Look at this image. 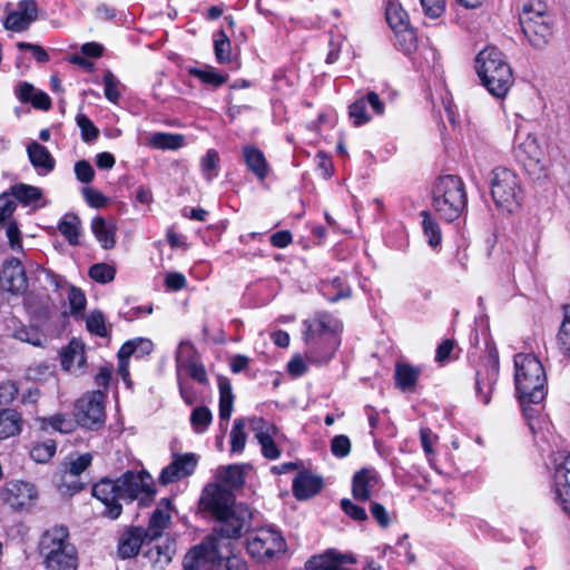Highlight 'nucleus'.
I'll list each match as a JSON object with an SVG mask.
<instances>
[{
  "label": "nucleus",
  "instance_id": "a18cd8bd",
  "mask_svg": "<svg viewBox=\"0 0 570 570\" xmlns=\"http://www.w3.org/2000/svg\"><path fill=\"white\" fill-rule=\"evenodd\" d=\"M219 167V155L215 149L207 150L200 160V170L207 183H212L217 176Z\"/></svg>",
  "mask_w": 570,
  "mask_h": 570
},
{
  "label": "nucleus",
  "instance_id": "0eeeda50",
  "mask_svg": "<svg viewBox=\"0 0 570 570\" xmlns=\"http://www.w3.org/2000/svg\"><path fill=\"white\" fill-rule=\"evenodd\" d=\"M212 560V570H247L246 562L233 552L229 542L216 535H207L188 557V567H197V560Z\"/></svg>",
  "mask_w": 570,
  "mask_h": 570
},
{
  "label": "nucleus",
  "instance_id": "680f3d73",
  "mask_svg": "<svg viewBox=\"0 0 570 570\" xmlns=\"http://www.w3.org/2000/svg\"><path fill=\"white\" fill-rule=\"evenodd\" d=\"M53 430L61 433H69L73 430V423L63 414H56L45 420Z\"/></svg>",
  "mask_w": 570,
  "mask_h": 570
},
{
  "label": "nucleus",
  "instance_id": "49530a36",
  "mask_svg": "<svg viewBox=\"0 0 570 570\" xmlns=\"http://www.w3.org/2000/svg\"><path fill=\"white\" fill-rule=\"evenodd\" d=\"M246 421L245 419H236L234 421L230 431V450L234 453H240L245 449L246 433H245Z\"/></svg>",
  "mask_w": 570,
  "mask_h": 570
},
{
  "label": "nucleus",
  "instance_id": "864d4df0",
  "mask_svg": "<svg viewBox=\"0 0 570 570\" xmlns=\"http://www.w3.org/2000/svg\"><path fill=\"white\" fill-rule=\"evenodd\" d=\"M350 117L355 126L370 121L371 117L366 114L365 98H361L350 106Z\"/></svg>",
  "mask_w": 570,
  "mask_h": 570
},
{
  "label": "nucleus",
  "instance_id": "7ed1b4c3",
  "mask_svg": "<svg viewBox=\"0 0 570 570\" xmlns=\"http://www.w3.org/2000/svg\"><path fill=\"white\" fill-rule=\"evenodd\" d=\"M514 383L523 405L538 404L544 399L547 375L535 355L520 353L514 356Z\"/></svg>",
  "mask_w": 570,
  "mask_h": 570
},
{
  "label": "nucleus",
  "instance_id": "de8ad7c7",
  "mask_svg": "<svg viewBox=\"0 0 570 570\" xmlns=\"http://www.w3.org/2000/svg\"><path fill=\"white\" fill-rule=\"evenodd\" d=\"M56 453V443L51 440H47L41 443H37L30 450V456L38 463L48 462Z\"/></svg>",
  "mask_w": 570,
  "mask_h": 570
},
{
  "label": "nucleus",
  "instance_id": "37998d69",
  "mask_svg": "<svg viewBox=\"0 0 570 570\" xmlns=\"http://www.w3.org/2000/svg\"><path fill=\"white\" fill-rule=\"evenodd\" d=\"M396 42L399 48L405 53L413 52L417 47V37L413 28L411 26H406L400 28L399 30H394Z\"/></svg>",
  "mask_w": 570,
  "mask_h": 570
},
{
  "label": "nucleus",
  "instance_id": "c85d7f7f",
  "mask_svg": "<svg viewBox=\"0 0 570 570\" xmlns=\"http://www.w3.org/2000/svg\"><path fill=\"white\" fill-rule=\"evenodd\" d=\"M22 417L13 409L0 411V440L9 439L20 433Z\"/></svg>",
  "mask_w": 570,
  "mask_h": 570
},
{
  "label": "nucleus",
  "instance_id": "473e14b6",
  "mask_svg": "<svg viewBox=\"0 0 570 570\" xmlns=\"http://www.w3.org/2000/svg\"><path fill=\"white\" fill-rule=\"evenodd\" d=\"M420 376V370L407 364H397L395 368L396 385L402 391H412Z\"/></svg>",
  "mask_w": 570,
  "mask_h": 570
},
{
  "label": "nucleus",
  "instance_id": "a211bd4d",
  "mask_svg": "<svg viewBox=\"0 0 570 570\" xmlns=\"http://www.w3.org/2000/svg\"><path fill=\"white\" fill-rule=\"evenodd\" d=\"M553 479L557 499L570 515V454L559 453L556 458Z\"/></svg>",
  "mask_w": 570,
  "mask_h": 570
},
{
  "label": "nucleus",
  "instance_id": "09e8293b",
  "mask_svg": "<svg viewBox=\"0 0 570 570\" xmlns=\"http://www.w3.org/2000/svg\"><path fill=\"white\" fill-rule=\"evenodd\" d=\"M116 269L106 263H97L89 268V277L97 283L106 284L114 281Z\"/></svg>",
  "mask_w": 570,
  "mask_h": 570
},
{
  "label": "nucleus",
  "instance_id": "ddd939ff",
  "mask_svg": "<svg viewBox=\"0 0 570 570\" xmlns=\"http://www.w3.org/2000/svg\"><path fill=\"white\" fill-rule=\"evenodd\" d=\"M515 153L529 170L542 171L546 169V148L537 135L528 132L518 144Z\"/></svg>",
  "mask_w": 570,
  "mask_h": 570
},
{
  "label": "nucleus",
  "instance_id": "dca6fc26",
  "mask_svg": "<svg viewBox=\"0 0 570 570\" xmlns=\"http://www.w3.org/2000/svg\"><path fill=\"white\" fill-rule=\"evenodd\" d=\"M0 286L11 294H23L28 289V277L18 258L7 259L0 274Z\"/></svg>",
  "mask_w": 570,
  "mask_h": 570
},
{
  "label": "nucleus",
  "instance_id": "f8f14e48",
  "mask_svg": "<svg viewBox=\"0 0 570 570\" xmlns=\"http://www.w3.org/2000/svg\"><path fill=\"white\" fill-rule=\"evenodd\" d=\"M520 23L524 36L534 49L542 50L549 45L552 30L548 18L542 13L524 11L520 17Z\"/></svg>",
  "mask_w": 570,
  "mask_h": 570
},
{
  "label": "nucleus",
  "instance_id": "c756f323",
  "mask_svg": "<svg viewBox=\"0 0 570 570\" xmlns=\"http://www.w3.org/2000/svg\"><path fill=\"white\" fill-rule=\"evenodd\" d=\"M244 160L250 171H253L257 178L264 179L268 173V166L263 151L253 147L246 146L243 149Z\"/></svg>",
  "mask_w": 570,
  "mask_h": 570
},
{
  "label": "nucleus",
  "instance_id": "9b49d317",
  "mask_svg": "<svg viewBox=\"0 0 570 570\" xmlns=\"http://www.w3.org/2000/svg\"><path fill=\"white\" fill-rule=\"evenodd\" d=\"M105 395L100 391L85 394L73 409V415L78 424L87 429H97L105 422Z\"/></svg>",
  "mask_w": 570,
  "mask_h": 570
},
{
  "label": "nucleus",
  "instance_id": "5fc2aeb1",
  "mask_svg": "<svg viewBox=\"0 0 570 570\" xmlns=\"http://www.w3.org/2000/svg\"><path fill=\"white\" fill-rule=\"evenodd\" d=\"M104 85L106 98L111 102H116L120 96L118 90L119 80L110 70H107L104 75Z\"/></svg>",
  "mask_w": 570,
  "mask_h": 570
},
{
  "label": "nucleus",
  "instance_id": "4d7b16f0",
  "mask_svg": "<svg viewBox=\"0 0 570 570\" xmlns=\"http://www.w3.org/2000/svg\"><path fill=\"white\" fill-rule=\"evenodd\" d=\"M14 338L35 346L41 345L42 336L35 328L20 327L13 333Z\"/></svg>",
  "mask_w": 570,
  "mask_h": 570
},
{
  "label": "nucleus",
  "instance_id": "f3484780",
  "mask_svg": "<svg viewBox=\"0 0 570 570\" xmlns=\"http://www.w3.org/2000/svg\"><path fill=\"white\" fill-rule=\"evenodd\" d=\"M249 428L255 433V438L262 446L263 455L268 460L278 459L281 451L274 441V436L278 432L277 428L264 419L256 416L249 419Z\"/></svg>",
  "mask_w": 570,
  "mask_h": 570
},
{
  "label": "nucleus",
  "instance_id": "e2e57ef3",
  "mask_svg": "<svg viewBox=\"0 0 570 570\" xmlns=\"http://www.w3.org/2000/svg\"><path fill=\"white\" fill-rule=\"evenodd\" d=\"M75 174L79 181L88 184L95 177V170L89 161L79 160L75 164Z\"/></svg>",
  "mask_w": 570,
  "mask_h": 570
},
{
  "label": "nucleus",
  "instance_id": "7c9ffc66",
  "mask_svg": "<svg viewBox=\"0 0 570 570\" xmlns=\"http://www.w3.org/2000/svg\"><path fill=\"white\" fill-rule=\"evenodd\" d=\"M218 390H219V417L222 420H229L233 405H234V394L232 390V384L227 377L219 376L218 377Z\"/></svg>",
  "mask_w": 570,
  "mask_h": 570
},
{
  "label": "nucleus",
  "instance_id": "774afa93",
  "mask_svg": "<svg viewBox=\"0 0 570 570\" xmlns=\"http://www.w3.org/2000/svg\"><path fill=\"white\" fill-rule=\"evenodd\" d=\"M6 235L9 240V245L13 250H21L22 243L20 239V230L14 222L7 224Z\"/></svg>",
  "mask_w": 570,
  "mask_h": 570
},
{
  "label": "nucleus",
  "instance_id": "aec40b11",
  "mask_svg": "<svg viewBox=\"0 0 570 570\" xmlns=\"http://www.w3.org/2000/svg\"><path fill=\"white\" fill-rule=\"evenodd\" d=\"M38 8L35 1L23 0L18 4V9L8 14L4 21V28L14 32H21L37 19Z\"/></svg>",
  "mask_w": 570,
  "mask_h": 570
},
{
  "label": "nucleus",
  "instance_id": "2eb2a0df",
  "mask_svg": "<svg viewBox=\"0 0 570 570\" xmlns=\"http://www.w3.org/2000/svg\"><path fill=\"white\" fill-rule=\"evenodd\" d=\"M234 503L233 493L218 483L206 485L200 497V505L214 518H217Z\"/></svg>",
  "mask_w": 570,
  "mask_h": 570
},
{
  "label": "nucleus",
  "instance_id": "8fccbe9b",
  "mask_svg": "<svg viewBox=\"0 0 570 570\" xmlns=\"http://www.w3.org/2000/svg\"><path fill=\"white\" fill-rule=\"evenodd\" d=\"M68 302L70 306V313L72 315H78L85 309L87 299L83 292L80 288L69 285Z\"/></svg>",
  "mask_w": 570,
  "mask_h": 570
},
{
  "label": "nucleus",
  "instance_id": "338daca9",
  "mask_svg": "<svg viewBox=\"0 0 570 570\" xmlns=\"http://www.w3.org/2000/svg\"><path fill=\"white\" fill-rule=\"evenodd\" d=\"M420 439L422 448L428 456L434 454L433 445L438 441V435L434 434L430 429L422 428L420 430Z\"/></svg>",
  "mask_w": 570,
  "mask_h": 570
},
{
  "label": "nucleus",
  "instance_id": "2f4dec72",
  "mask_svg": "<svg viewBox=\"0 0 570 570\" xmlns=\"http://www.w3.org/2000/svg\"><path fill=\"white\" fill-rule=\"evenodd\" d=\"M81 220L75 214H66L58 224V230L67 238L70 245L79 244Z\"/></svg>",
  "mask_w": 570,
  "mask_h": 570
},
{
  "label": "nucleus",
  "instance_id": "412c9836",
  "mask_svg": "<svg viewBox=\"0 0 570 570\" xmlns=\"http://www.w3.org/2000/svg\"><path fill=\"white\" fill-rule=\"evenodd\" d=\"M379 484V475L374 469H362L353 476L352 493L354 499L358 501H367L376 485Z\"/></svg>",
  "mask_w": 570,
  "mask_h": 570
},
{
  "label": "nucleus",
  "instance_id": "603ef678",
  "mask_svg": "<svg viewBox=\"0 0 570 570\" xmlns=\"http://www.w3.org/2000/svg\"><path fill=\"white\" fill-rule=\"evenodd\" d=\"M86 325L90 333L98 336L107 335V327L105 323V317L101 312L94 311L86 318Z\"/></svg>",
  "mask_w": 570,
  "mask_h": 570
},
{
  "label": "nucleus",
  "instance_id": "a878e982",
  "mask_svg": "<svg viewBox=\"0 0 570 570\" xmlns=\"http://www.w3.org/2000/svg\"><path fill=\"white\" fill-rule=\"evenodd\" d=\"M91 461L92 456L90 453H83L70 461L68 468L62 474L63 482H70V484H68L69 489L73 491H80L82 489L81 483L73 481L72 479L79 476L91 464Z\"/></svg>",
  "mask_w": 570,
  "mask_h": 570
},
{
  "label": "nucleus",
  "instance_id": "bb28decb",
  "mask_svg": "<svg viewBox=\"0 0 570 570\" xmlns=\"http://www.w3.org/2000/svg\"><path fill=\"white\" fill-rule=\"evenodd\" d=\"M86 362L85 346L80 341L72 340L61 354V365L66 371L80 370Z\"/></svg>",
  "mask_w": 570,
  "mask_h": 570
},
{
  "label": "nucleus",
  "instance_id": "6ab92c4d",
  "mask_svg": "<svg viewBox=\"0 0 570 570\" xmlns=\"http://www.w3.org/2000/svg\"><path fill=\"white\" fill-rule=\"evenodd\" d=\"M1 500L14 509L30 505L37 498L33 484L23 481H10L0 492Z\"/></svg>",
  "mask_w": 570,
  "mask_h": 570
},
{
  "label": "nucleus",
  "instance_id": "69168bd1",
  "mask_svg": "<svg viewBox=\"0 0 570 570\" xmlns=\"http://www.w3.org/2000/svg\"><path fill=\"white\" fill-rule=\"evenodd\" d=\"M82 195L88 205L94 208H101L107 204V197L94 188L85 187L82 189Z\"/></svg>",
  "mask_w": 570,
  "mask_h": 570
},
{
  "label": "nucleus",
  "instance_id": "e433bc0d",
  "mask_svg": "<svg viewBox=\"0 0 570 570\" xmlns=\"http://www.w3.org/2000/svg\"><path fill=\"white\" fill-rule=\"evenodd\" d=\"M219 480L229 488H240L244 484L243 466L238 464H230L222 466L217 471Z\"/></svg>",
  "mask_w": 570,
  "mask_h": 570
},
{
  "label": "nucleus",
  "instance_id": "39448f33",
  "mask_svg": "<svg viewBox=\"0 0 570 570\" xmlns=\"http://www.w3.org/2000/svg\"><path fill=\"white\" fill-rule=\"evenodd\" d=\"M468 205L463 180L455 175L439 177L432 189V206L436 214L446 222L461 216Z\"/></svg>",
  "mask_w": 570,
  "mask_h": 570
},
{
  "label": "nucleus",
  "instance_id": "79ce46f5",
  "mask_svg": "<svg viewBox=\"0 0 570 570\" xmlns=\"http://www.w3.org/2000/svg\"><path fill=\"white\" fill-rule=\"evenodd\" d=\"M213 414L207 406H197L190 415V424L195 433H204L212 424Z\"/></svg>",
  "mask_w": 570,
  "mask_h": 570
},
{
  "label": "nucleus",
  "instance_id": "20e7f679",
  "mask_svg": "<svg viewBox=\"0 0 570 570\" xmlns=\"http://www.w3.org/2000/svg\"><path fill=\"white\" fill-rule=\"evenodd\" d=\"M39 553L46 570H77L78 553L66 527H53L40 538Z\"/></svg>",
  "mask_w": 570,
  "mask_h": 570
},
{
  "label": "nucleus",
  "instance_id": "1a4fd4ad",
  "mask_svg": "<svg viewBox=\"0 0 570 570\" xmlns=\"http://www.w3.org/2000/svg\"><path fill=\"white\" fill-rule=\"evenodd\" d=\"M215 520L216 525L210 535H216L218 539L229 542L234 548L230 540L239 539L249 529L253 513L245 503H234Z\"/></svg>",
  "mask_w": 570,
  "mask_h": 570
},
{
  "label": "nucleus",
  "instance_id": "72a5a7b5",
  "mask_svg": "<svg viewBox=\"0 0 570 570\" xmlns=\"http://www.w3.org/2000/svg\"><path fill=\"white\" fill-rule=\"evenodd\" d=\"M184 136L179 134L155 132L149 137L148 144L156 149H178L184 145Z\"/></svg>",
  "mask_w": 570,
  "mask_h": 570
},
{
  "label": "nucleus",
  "instance_id": "13d9d810",
  "mask_svg": "<svg viewBox=\"0 0 570 570\" xmlns=\"http://www.w3.org/2000/svg\"><path fill=\"white\" fill-rule=\"evenodd\" d=\"M17 204L10 193H3L0 195V223L9 219L16 210Z\"/></svg>",
  "mask_w": 570,
  "mask_h": 570
},
{
  "label": "nucleus",
  "instance_id": "f257e3e1",
  "mask_svg": "<svg viewBox=\"0 0 570 570\" xmlns=\"http://www.w3.org/2000/svg\"><path fill=\"white\" fill-rule=\"evenodd\" d=\"M154 494V479L145 471H128L117 480L104 478L92 487V495L104 503V513L110 519H117L121 514L120 501L140 500L147 503Z\"/></svg>",
  "mask_w": 570,
  "mask_h": 570
},
{
  "label": "nucleus",
  "instance_id": "cd10ccee",
  "mask_svg": "<svg viewBox=\"0 0 570 570\" xmlns=\"http://www.w3.org/2000/svg\"><path fill=\"white\" fill-rule=\"evenodd\" d=\"M169 510L170 501L163 499L159 507L153 512L148 527V535L153 539L161 535L163 531L168 527L170 522Z\"/></svg>",
  "mask_w": 570,
  "mask_h": 570
},
{
  "label": "nucleus",
  "instance_id": "3c124183",
  "mask_svg": "<svg viewBox=\"0 0 570 570\" xmlns=\"http://www.w3.org/2000/svg\"><path fill=\"white\" fill-rule=\"evenodd\" d=\"M76 121L81 130V138L83 141L89 142L97 139L99 130L86 115L78 114Z\"/></svg>",
  "mask_w": 570,
  "mask_h": 570
},
{
  "label": "nucleus",
  "instance_id": "423d86ee",
  "mask_svg": "<svg viewBox=\"0 0 570 570\" xmlns=\"http://www.w3.org/2000/svg\"><path fill=\"white\" fill-rule=\"evenodd\" d=\"M304 340L312 348L324 350L323 361L327 362L338 347L342 323L327 313H317L304 322Z\"/></svg>",
  "mask_w": 570,
  "mask_h": 570
},
{
  "label": "nucleus",
  "instance_id": "c9c22d12",
  "mask_svg": "<svg viewBox=\"0 0 570 570\" xmlns=\"http://www.w3.org/2000/svg\"><path fill=\"white\" fill-rule=\"evenodd\" d=\"M153 342L147 338H136L126 342L119 350L118 355L121 357H130L136 355L141 357L153 351Z\"/></svg>",
  "mask_w": 570,
  "mask_h": 570
},
{
  "label": "nucleus",
  "instance_id": "c03bdc74",
  "mask_svg": "<svg viewBox=\"0 0 570 570\" xmlns=\"http://www.w3.org/2000/svg\"><path fill=\"white\" fill-rule=\"evenodd\" d=\"M557 345L564 356H570V306L564 308V316L557 334Z\"/></svg>",
  "mask_w": 570,
  "mask_h": 570
},
{
  "label": "nucleus",
  "instance_id": "bf43d9fd",
  "mask_svg": "<svg viewBox=\"0 0 570 570\" xmlns=\"http://www.w3.org/2000/svg\"><path fill=\"white\" fill-rule=\"evenodd\" d=\"M19 389L16 382L12 381H3L0 383V404L8 405L12 403L17 395Z\"/></svg>",
  "mask_w": 570,
  "mask_h": 570
},
{
  "label": "nucleus",
  "instance_id": "0e129e2a",
  "mask_svg": "<svg viewBox=\"0 0 570 570\" xmlns=\"http://www.w3.org/2000/svg\"><path fill=\"white\" fill-rule=\"evenodd\" d=\"M341 507H342V510L347 514L350 515L352 519L356 520V521H364L367 519V513L366 511L354 504L351 500L348 499H343L341 501Z\"/></svg>",
  "mask_w": 570,
  "mask_h": 570
},
{
  "label": "nucleus",
  "instance_id": "58836bf2",
  "mask_svg": "<svg viewBox=\"0 0 570 570\" xmlns=\"http://www.w3.org/2000/svg\"><path fill=\"white\" fill-rule=\"evenodd\" d=\"M214 52L217 62L228 63L232 61V45L225 31L219 30L214 38Z\"/></svg>",
  "mask_w": 570,
  "mask_h": 570
},
{
  "label": "nucleus",
  "instance_id": "f704fd0d",
  "mask_svg": "<svg viewBox=\"0 0 570 570\" xmlns=\"http://www.w3.org/2000/svg\"><path fill=\"white\" fill-rule=\"evenodd\" d=\"M14 199H18L21 204L29 206L36 204L42 197L40 188L27 184H18L10 189Z\"/></svg>",
  "mask_w": 570,
  "mask_h": 570
},
{
  "label": "nucleus",
  "instance_id": "052dcab7",
  "mask_svg": "<svg viewBox=\"0 0 570 570\" xmlns=\"http://www.w3.org/2000/svg\"><path fill=\"white\" fill-rule=\"evenodd\" d=\"M425 16L436 19L445 10V0H420Z\"/></svg>",
  "mask_w": 570,
  "mask_h": 570
},
{
  "label": "nucleus",
  "instance_id": "ea45409f",
  "mask_svg": "<svg viewBox=\"0 0 570 570\" xmlns=\"http://www.w3.org/2000/svg\"><path fill=\"white\" fill-rule=\"evenodd\" d=\"M189 73L198 78L202 82L219 87L227 81V76L216 71L214 67L206 66L204 68H190Z\"/></svg>",
  "mask_w": 570,
  "mask_h": 570
},
{
  "label": "nucleus",
  "instance_id": "f03ea898",
  "mask_svg": "<svg viewBox=\"0 0 570 570\" xmlns=\"http://www.w3.org/2000/svg\"><path fill=\"white\" fill-rule=\"evenodd\" d=\"M475 68L481 83L495 98H504L514 83L510 65L494 47H487L479 52Z\"/></svg>",
  "mask_w": 570,
  "mask_h": 570
},
{
  "label": "nucleus",
  "instance_id": "6e6552de",
  "mask_svg": "<svg viewBox=\"0 0 570 570\" xmlns=\"http://www.w3.org/2000/svg\"><path fill=\"white\" fill-rule=\"evenodd\" d=\"M491 195L494 204L502 212L514 213L522 200V189L518 176L508 168L492 171Z\"/></svg>",
  "mask_w": 570,
  "mask_h": 570
},
{
  "label": "nucleus",
  "instance_id": "b1692460",
  "mask_svg": "<svg viewBox=\"0 0 570 570\" xmlns=\"http://www.w3.org/2000/svg\"><path fill=\"white\" fill-rule=\"evenodd\" d=\"M322 489V479L308 473H299L293 481V491L298 500L315 495Z\"/></svg>",
  "mask_w": 570,
  "mask_h": 570
},
{
  "label": "nucleus",
  "instance_id": "4be33fe9",
  "mask_svg": "<svg viewBox=\"0 0 570 570\" xmlns=\"http://www.w3.org/2000/svg\"><path fill=\"white\" fill-rule=\"evenodd\" d=\"M28 158L33 168L41 175H48L53 171L56 160L47 147L33 140L27 146Z\"/></svg>",
  "mask_w": 570,
  "mask_h": 570
},
{
  "label": "nucleus",
  "instance_id": "9d476101",
  "mask_svg": "<svg viewBox=\"0 0 570 570\" xmlns=\"http://www.w3.org/2000/svg\"><path fill=\"white\" fill-rule=\"evenodd\" d=\"M286 541L274 528H259L247 539V552L258 562H268L286 552Z\"/></svg>",
  "mask_w": 570,
  "mask_h": 570
},
{
  "label": "nucleus",
  "instance_id": "393cba45",
  "mask_svg": "<svg viewBox=\"0 0 570 570\" xmlns=\"http://www.w3.org/2000/svg\"><path fill=\"white\" fill-rule=\"evenodd\" d=\"M144 531L139 528H134L126 531L119 539L118 553L122 559L135 557L142 544Z\"/></svg>",
  "mask_w": 570,
  "mask_h": 570
},
{
  "label": "nucleus",
  "instance_id": "5701e85b",
  "mask_svg": "<svg viewBox=\"0 0 570 570\" xmlns=\"http://www.w3.org/2000/svg\"><path fill=\"white\" fill-rule=\"evenodd\" d=\"M91 230L104 249H111L116 245L117 225L114 220L104 217H95L91 222Z\"/></svg>",
  "mask_w": 570,
  "mask_h": 570
},
{
  "label": "nucleus",
  "instance_id": "4468645a",
  "mask_svg": "<svg viewBox=\"0 0 570 570\" xmlns=\"http://www.w3.org/2000/svg\"><path fill=\"white\" fill-rule=\"evenodd\" d=\"M197 463L198 456L194 453H174L171 462L161 470L158 480L163 485L179 481L191 475Z\"/></svg>",
  "mask_w": 570,
  "mask_h": 570
},
{
  "label": "nucleus",
  "instance_id": "4c0bfd02",
  "mask_svg": "<svg viewBox=\"0 0 570 570\" xmlns=\"http://www.w3.org/2000/svg\"><path fill=\"white\" fill-rule=\"evenodd\" d=\"M422 227L424 236L428 238L429 245L433 248L438 247L442 240V234L439 224L426 210L421 212Z\"/></svg>",
  "mask_w": 570,
  "mask_h": 570
},
{
  "label": "nucleus",
  "instance_id": "a19ab883",
  "mask_svg": "<svg viewBox=\"0 0 570 570\" xmlns=\"http://www.w3.org/2000/svg\"><path fill=\"white\" fill-rule=\"evenodd\" d=\"M385 13L386 21L393 31L410 24L406 11L399 3L390 2Z\"/></svg>",
  "mask_w": 570,
  "mask_h": 570
},
{
  "label": "nucleus",
  "instance_id": "6e6d98bb",
  "mask_svg": "<svg viewBox=\"0 0 570 570\" xmlns=\"http://www.w3.org/2000/svg\"><path fill=\"white\" fill-rule=\"evenodd\" d=\"M331 451L336 458H345L351 452V441L346 435H336L331 441Z\"/></svg>",
  "mask_w": 570,
  "mask_h": 570
}]
</instances>
